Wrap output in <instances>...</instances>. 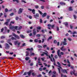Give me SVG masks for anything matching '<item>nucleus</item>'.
I'll return each instance as SVG.
<instances>
[{
    "label": "nucleus",
    "mask_w": 77,
    "mask_h": 77,
    "mask_svg": "<svg viewBox=\"0 0 77 77\" xmlns=\"http://www.w3.org/2000/svg\"><path fill=\"white\" fill-rule=\"evenodd\" d=\"M47 47V46L46 45H43V48H46Z\"/></svg>",
    "instance_id": "obj_50"
},
{
    "label": "nucleus",
    "mask_w": 77,
    "mask_h": 77,
    "mask_svg": "<svg viewBox=\"0 0 77 77\" xmlns=\"http://www.w3.org/2000/svg\"><path fill=\"white\" fill-rule=\"evenodd\" d=\"M5 58H6V59H8V58H7V57H1V59H3V60H4V59H5Z\"/></svg>",
    "instance_id": "obj_24"
},
{
    "label": "nucleus",
    "mask_w": 77,
    "mask_h": 77,
    "mask_svg": "<svg viewBox=\"0 0 77 77\" xmlns=\"http://www.w3.org/2000/svg\"><path fill=\"white\" fill-rule=\"evenodd\" d=\"M39 17V14L38 13H37L36 14L34 15V17L35 18H38V17Z\"/></svg>",
    "instance_id": "obj_9"
},
{
    "label": "nucleus",
    "mask_w": 77,
    "mask_h": 77,
    "mask_svg": "<svg viewBox=\"0 0 77 77\" xmlns=\"http://www.w3.org/2000/svg\"><path fill=\"white\" fill-rule=\"evenodd\" d=\"M41 32L43 33H45V32H44V29H42L41 31Z\"/></svg>",
    "instance_id": "obj_56"
},
{
    "label": "nucleus",
    "mask_w": 77,
    "mask_h": 77,
    "mask_svg": "<svg viewBox=\"0 0 77 77\" xmlns=\"http://www.w3.org/2000/svg\"><path fill=\"white\" fill-rule=\"evenodd\" d=\"M20 38H24V36L22 34H20Z\"/></svg>",
    "instance_id": "obj_21"
},
{
    "label": "nucleus",
    "mask_w": 77,
    "mask_h": 77,
    "mask_svg": "<svg viewBox=\"0 0 77 77\" xmlns=\"http://www.w3.org/2000/svg\"><path fill=\"white\" fill-rule=\"evenodd\" d=\"M36 29H34V30H33V33H32V37H35V35H36V33H37V32H36Z\"/></svg>",
    "instance_id": "obj_3"
},
{
    "label": "nucleus",
    "mask_w": 77,
    "mask_h": 77,
    "mask_svg": "<svg viewBox=\"0 0 77 77\" xmlns=\"http://www.w3.org/2000/svg\"><path fill=\"white\" fill-rule=\"evenodd\" d=\"M3 30H4V28H2L1 31V32H3Z\"/></svg>",
    "instance_id": "obj_60"
},
{
    "label": "nucleus",
    "mask_w": 77,
    "mask_h": 77,
    "mask_svg": "<svg viewBox=\"0 0 77 77\" xmlns=\"http://www.w3.org/2000/svg\"><path fill=\"white\" fill-rule=\"evenodd\" d=\"M5 49H9V45L7 43H6L5 44Z\"/></svg>",
    "instance_id": "obj_8"
},
{
    "label": "nucleus",
    "mask_w": 77,
    "mask_h": 77,
    "mask_svg": "<svg viewBox=\"0 0 77 77\" xmlns=\"http://www.w3.org/2000/svg\"><path fill=\"white\" fill-rule=\"evenodd\" d=\"M67 63H69V64H70V62H69V60H68V59L67 60Z\"/></svg>",
    "instance_id": "obj_59"
},
{
    "label": "nucleus",
    "mask_w": 77,
    "mask_h": 77,
    "mask_svg": "<svg viewBox=\"0 0 77 77\" xmlns=\"http://www.w3.org/2000/svg\"><path fill=\"white\" fill-rule=\"evenodd\" d=\"M54 26H55L54 24L52 26L51 25V27L52 29H53V28H54Z\"/></svg>",
    "instance_id": "obj_49"
},
{
    "label": "nucleus",
    "mask_w": 77,
    "mask_h": 77,
    "mask_svg": "<svg viewBox=\"0 0 77 77\" xmlns=\"http://www.w3.org/2000/svg\"><path fill=\"white\" fill-rule=\"evenodd\" d=\"M57 27V31H59V28L58 26H56Z\"/></svg>",
    "instance_id": "obj_52"
},
{
    "label": "nucleus",
    "mask_w": 77,
    "mask_h": 77,
    "mask_svg": "<svg viewBox=\"0 0 77 77\" xmlns=\"http://www.w3.org/2000/svg\"><path fill=\"white\" fill-rule=\"evenodd\" d=\"M11 24H14L15 23V22L11 21L10 22Z\"/></svg>",
    "instance_id": "obj_63"
},
{
    "label": "nucleus",
    "mask_w": 77,
    "mask_h": 77,
    "mask_svg": "<svg viewBox=\"0 0 77 77\" xmlns=\"http://www.w3.org/2000/svg\"><path fill=\"white\" fill-rule=\"evenodd\" d=\"M46 16H47V13H45L42 15V17L43 18H44V17H46Z\"/></svg>",
    "instance_id": "obj_13"
},
{
    "label": "nucleus",
    "mask_w": 77,
    "mask_h": 77,
    "mask_svg": "<svg viewBox=\"0 0 77 77\" xmlns=\"http://www.w3.org/2000/svg\"><path fill=\"white\" fill-rule=\"evenodd\" d=\"M69 11H72V7H69Z\"/></svg>",
    "instance_id": "obj_25"
},
{
    "label": "nucleus",
    "mask_w": 77,
    "mask_h": 77,
    "mask_svg": "<svg viewBox=\"0 0 77 77\" xmlns=\"http://www.w3.org/2000/svg\"><path fill=\"white\" fill-rule=\"evenodd\" d=\"M72 34L73 35H74V34H77V32L75 31H74L73 32Z\"/></svg>",
    "instance_id": "obj_37"
},
{
    "label": "nucleus",
    "mask_w": 77,
    "mask_h": 77,
    "mask_svg": "<svg viewBox=\"0 0 77 77\" xmlns=\"http://www.w3.org/2000/svg\"><path fill=\"white\" fill-rule=\"evenodd\" d=\"M33 63H31V64H30V66H33Z\"/></svg>",
    "instance_id": "obj_64"
},
{
    "label": "nucleus",
    "mask_w": 77,
    "mask_h": 77,
    "mask_svg": "<svg viewBox=\"0 0 77 77\" xmlns=\"http://www.w3.org/2000/svg\"><path fill=\"white\" fill-rule=\"evenodd\" d=\"M5 38V36H2L1 37V39H4Z\"/></svg>",
    "instance_id": "obj_44"
},
{
    "label": "nucleus",
    "mask_w": 77,
    "mask_h": 77,
    "mask_svg": "<svg viewBox=\"0 0 77 77\" xmlns=\"http://www.w3.org/2000/svg\"><path fill=\"white\" fill-rule=\"evenodd\" d=\"M36 37H37V38H39V37H41V35H40L39 34H37L36 35Z\"/></svg>",
    "instance_id": "obj_27"
},
{
    "label": "nucleus",
    "mask_w": 77,
    "mask_h": 77,
    "mask_svg": "<svg viewBox=\"0 0 77 77\" xmlns=\"http://www.w3.org/2000/svg\"><path fill=\"white\" fill-rule=\"evenodd\" d=\"M30 59V58L29 57H26L25 58V60H29Z\"/></svg>",
    "instance_id": "obj_43"
},
{
    "label": "nucleus",
    "mask_w": 77,
    "mask_h": 77,
    "mask_svg": "<svg viewBox=\"0 0 77 77\" xmlns=\"http://www.w3.org/2000/svg\"><path fill=\"white\" fill-rule=\"evenodd\" d=\"M27 75V72H25L24 74H23L22 75L23 76L24 75Z\"/></svg>",
    "instance_id": "obj_34"
},
{
    "label": "nucleus",
    "mask_w": 77,
    "mask_h": 77,
    "mask_svg": "<svg viewBox=\"0 0 77 77\" xmlns=\"http://www.w3.org/2000/svg\"><path fill=\"white\" fill-rule=\"evenodd\" d=\"M72 74H74L75 76H77V73H75L74 72H70V74H71V75H72Z\"/></svg>",
    "instance_id": "obj_11"
},
{
    "label": "nucleus",
    "mask_w": 77,
    "mask_h": 77,
    "mask_svg": "<svg viewBox=\"0 0 77 77\" xmlns=\"http://www.w3.org/2000/svg\"><path fill=\"white\" fill-rule=\"evenodd\" d=\"M60 4L61 5H66V3H65L63 2H60Z\"/></svg>",
    "instance_id": "obj_12"
},
{
    "label": "nucleus",
    "mask_w": 77,
    "mask_h": 77,
    "mask_svg": "<svg viewBox=\"0 0 77 77\" xmlns=\"http://www.w3.org/2000/svg\"><path fill=\"white\" fill-rule=\"evenodd\" d=\"M8 58L10 59H11V60L14 59V58L12 57H8Z\"/></svg>",
    "instance_id": "obj_54"
},
{
    "label": "nucleus",
    "mask_w": 77,
    "mask_h": 77,
    "mask_svg": "<svg viewBox=\"0 0 77 77\" xmlns=\"http://www.w3.org/2000/svg\"><path fill=\"white\" fill-rule=\"evenodd\" d=\"M23 9L20 8L19 9V11H18V14H21L22 12H23Z\"/></svg>",
    "instance_id": "obj_6"
},
{
    "label": "nucleus",
    "mask_w": 77,
    "mask_h": 77,
    "mask_svg": "<svg viewBox=\"0 0 77 77\" xmlns=\"http://www.w3.org/2000/svg\"><path fill=\"white\" fill-rule=\"evenodd\" d=\"M11 39H12V40H15L16 39V38H15L14 37H11Z\"/></svg>",
    "instance_id": "obj_31"
},
{
    "label": "nucleus",
    "mask_w": 77,
    "mask_h": 77,
    "mask_svg": "<svg viewBox=\"0 0 77 77\" xmlns=\"http://www.w3.org/2000/svg\"><path fill=\"white\" fill-rule=\"evenodd\" d=\"M60 50H58L57 51V54L58 56L59 57V58H60L62 56H61V55H60Z\"/></svg>",
    "instance_id": "obj_7"
},
{
    "label": "nucleus",
    "mask_w": 77,
    "mask_h": 77,
    "mask_svg": "<svg viewBox=\"0 0 77 77\" xmlns=\"http://www.w3.org/2000/svg\"><path fill=\"white\" fill-rule=\"evenodd\" d=\"M57 63L58 65H57V67H59L60 68H58V69L59 71V74H60V69H62V67H61V65L60 64V63H59V62H57Z\"/></svg>",
    "instance_id": "obj_2"
},
{
    "label": "nucleus",
    "mask_w": 77,
    "mask_h": 77,
    "mask_svg": "<svg viewBox=\"0 0 77 77\" xmlns=\"http://www.w3.org/2000/svg\"><path fill=\"white\" fill-rule=\"evenodd\" d=\"M14 13H12L10 14V16L12 17V16L14 15Z\"/></svg>",
    "instance_id": "obj_48"
},
{
    "label": "nucleus",
    "mask_w": 77,
    "mask_h": 77,
    "mask_svg": "<svg viewBox=\"0 0 77 77\" xmlns=\"http://www.w3.org/2000/svg\"><path fill=\"white\" fill-rule=\"evenodd\" d=\"M14 28L15 30H17V28H18V26H14Z\"/></svg>",
    "instance_id": "obj_41"
},
{
    "label": "nucleus",
    "mask_w": 77,
    "mask_h": 77,
    "mask_svg": "<svg viewBox=\"0 0 77 77\" xmlns=\"http://www.w3.org/2000/svg\"><path fill=\"white\" fill-rule=\"evenodd\" d=\"M52 39V36H51L49 37V38L47 39L48 41H49L50 39Z\"/></svg>",
    "instance_id": "obj_18"
},
{
    "label": "nucleus",
    "mask_w": 77,
    "mask_h": 77,
    "mask_svg": "<svg viewBox=\"0 0 77 77\" xmlns=\"http://www.w3.org/2000/svg\"><path fill=\"white\" fill-rule=\"evenodd\" d=\"M26 56H28L29 55V51H26Z\"/></svg>",
    "instance_id": "obj_17"
},
{
    "label": "nucleus",
    "mask_w": 77,
    "mask_h": 77,
    "mask_svg": "<svg viewBox=\"0 0 77 77\" xmlns=\"http://www.w3.org/2000/svg\"><path fill=\"white\" fill-rule=\"evenodd\" d=\"M62 42L63 43V45H67V43H65L66 42Z\"/></svg>",
    "instance_id": "obj_22"
},
{
    "label": "nucleus",
    "mask_w": 77,
    "mask_h": 77,
    "mask_svg": "<svg viewBox=\"0 0 77 77\" xmlns=\"http://www.w3.org/2000/svg\"><path fill=\"white\" fill-rule=\"evenodd\" d=\"M10 29L11 30H12V29H14V26H10Z\"/></svg>",
    "instance_id": "obj_19"
},
{
    "label": "nucleus",
    "mask_w": 77,
    "mask_h": 77,
    "mask_svg": "<svg viewBox=\"0 0 77 77\" xmlns=\"http://www.w3.org/2000/svg\"><path fill=\"white\" fill-rule=\"evenodd\" d=\"M13 35L14 37H15L16 38H17V39H20V38L19 36L18 35H16L14 33H13Z\"/></svg>",
    "instance_id": "obj_5"
},
{
    "label": "nucleus",
    "mask_w": 77,
    "mask_h": 77,
    "mask_svg": "<svg viewBox=\"0 0 77 77\" xmlns=\"http://www.w3.org/2000/svg\"><path fill=\"white\" fill-rule=\"evenodd\" d=\"M19 19V17H16V20H18Z\"/></svg>",
    "instance_id": "obj_61"
},
{
    "label": "nucleus",
    "mask_w": 77,
    "mask_h": 77,
    "mask_svg": "<svg viewBox=\"0 0 77 77\" xmlns=\"http://www.w3.org/2000/svg\"><path fill=\"white\" fill-rule=\"evenodd\" d=\"M5 12H8V9L7 8H5Z\"/></svg>",
    "instance_id": "obj_28"
},
{
    "label": "nucleus",
    "mask_w": 77,
    "mask_h": 77,
    "mask_svg": "<svg viewBox=\"0 0 77 77\" xmlns=\"http://www.w3.org/2000/svg\"><path fill=\"white\" fill-rule=\"evenodd\" d=\"M41 8L42 9H44V6H42L41 7Z\"/></svg>",
    "instance_id": "obj_58"
},
{
    "label": "nucleus",
    "mask_w": 77,
    "mask_h": 77,
    "mask_svg": "<svg viewBox=\"0 0 77 77\" xmlns=\"http://www.w3.org/2000/svg\"><path fill=\"white\" fill-rule=\"evenodd\" d=\"M32 71L31 70H30L28 72H27V73L28 74V75L29 76L30 75H31V73H32Z\"/></svg>",
    "instance_id": "obj_14"
},
{
    "label": "nucleus",
    "mask_w": 77,
    "mask_h": 77,
    "mask_svg": "<svg viewBox=\"0 0 77 77\" xmlns=\"http://www.w3.org/2000/svg\"><path fill=\"white\" fill-rule=\"evenodd\" d=\"M32 76H35L36 75V73H35L34 72H32Z\"/></svg>",
    "instance_id": "obj_23"
},
{
    "label": "nucleus",
    "mask_w": 77,
    "mask_h": 77,
    "mask_svg": "<svg viewBox=\"0 0 77 77\" xmlns=\"http://www.w3.org/2000/svg\"><path fill=\"white\" fill-rule=\"evenodd\" d=\"M42 77V75L39 74L37 75V77Z\"/></svg>",
    "instance_id": "obj_55"
},
{
    "label": "nucleus",
    "mask_w": 77,
    "mask_h": 77,
    "mask_svg": "<svg viewBox=\"0 0 77 77\" xmlns=\"http://www.w3.org/2000/svg\"><path fill=\"white\" fill-rule=\"evenodd\" d=\"M32 12L33 14H35V9H33L32 10Z\"/></svg>",
    "instance_id": "obj_20"
},
{
    "label": "nucleus",
    "mask_w": 77,
    "mask_h": 77,
    "mask_svg": "<svg viewBox=\"0 0 77 77\" xmlns=\"http://www.w3.org/2000/svg\"><path fill=\"white\" fill-rule=\"evenodd\" d=\"M4 24L6 25V26H8L9 24V23L8 22H6Z\"/></svg>",
    "instance_id": "obj_26"
},
{
    "label": "nucleus",
    "mask_w": 77,
    "mask_h": 77,
    "mask_svg": "<svg viewBox=\"0 0 77 77\" xmlns=\"http://www.w3.org/2000/svg\"><path fill=\"white\" fill-rule=\"evenodd\" d=\"M63 47L61 48H60L61 50H62V51H65V50H66V49L64 48L63 49Z\"/></svg>",
    "instance_id": "obj_16"
},
{
    "label": "nucleus",
    "mask_w": 77,
    "mask_h": 77,
    "mask_svg": "<svg viewBox=\"0 0 77 77\" xmlns=\"http://www.w3.org/2000/svg\"><path fill=\"white\" fill-rule=\"evenodd\" d=\"M64 24L66 26H67V27H68V23L67 22H65L64 23Z\"/></svg>",
    "instance_id": "obj_15"
},
{
    "label": "nucleus",
    "mask_w": 77,
    "mask_h": 77,
    "mask_svg": "<svg viewBox=\"0 0 77 77\" xmlns=\"http://www.w3.org/2000/svg\"><path fill=\"white\" fill-rule=\"evenodd\" d=\"M64 54L63 53V52H61L60 53V55H64Z\"/></svg>",
    "instance_id": "obj_53"
},
{
    "label": "nucleus",
    "mask_w": 77,
    "mask_h": 77,
    "mask_svg": "<svg viewBox=\"0 0 77 77\" xmlns=\"http://www.w3.org/2000/svg\"><path fill=\"white\" fill-rule=\"evenodd\" d=\"M38 11L39 12V13H40V14L41 15H42L43 14V13L40 10H38Z\"/></svg>",
    "instance_id": "obj_39"
},
{
    "label": "nucleus",
    "mask_w": 77,
    "mask_h": 77,
    "mask_svg": "<svg viewBox=\"0 0 77 77\" xmlns=\"http://www.w3.org/2000/svg\"><path fill=\"white\" fill-rule=\"evenodd\" d=\"M34 42H38V39H35L34 40Z\"/></svg>",
    "instance_id": "obj_42"
},
{
    "label": "nucleus",
    "mask_w": 77,
    "mask_h": 77,
    "mask_svg": "<svg viewBox=\"0 0 77 77\" xmlns=\"http://www.w3.org/2000/svg\"><path fill=\"white\" fill-rule=\"evenodd\" d=\"M54 43L55 44H57V41L56 40H54Z\"/></svg>",
    "instance_id": "obj_38"
},
{
    "label": "nucleus",
    "mask_w": 77,
    "mask_h": 77,
    "mask_svg": "<svg viewBox=\"0 0 77 77\" xmlns=\"http://www.w3.org/2000/svg\"><path fill=\"white\" fill-rule=\"evenodd\" d=\"M50 16L49 15H48L46 17V18L48 20L50 18Z\"/></svg>",
    "instance_id": "obj_32"
},
{
    "label": "nucleus",
    "mask_w": 77,
    "mask_h": 77,
    "mask_svg": "<svg viewBox=\"0 0 77 77\" xmlns=\"http://www.w3.org/2000/svg\"><path fill=\"white\" fill-rule=\"evenodd\" d=\"M43 54H45L46 56H48L49 58L51 60V62H55V59L54 57H53L52 58L51 57L50 55H48V53L43 52L42 53Z\"/></svg>",
    "instance_id": "obj_1"
},
{
    "label": "nucleus",
    "mask_w": 77,
    "mask_h": 77,
    "mask_svg": "<svg viewBox=\"0 0 77 77\" xmlns=\"http://www.w3.org/2000/svg\"><path fill=\"white\" fill-rule=\"evenodd\" d=\"M30 56H35V53H31L30 54Z\"/></svg>",
    "instance_id": "obj_36"
},
{
    "label": "nucleus",
    "mask_w": 77,
    "mask_h": 77,
    "mask_svg": "<svg viewBox=\"0 0 77 77\" xmlns=\"http://www.w3.org/2000/svg\"><path fill=\"white\" fill-rule=\"evenodd\" d=\"M14 43L15 45H17V44H18V41H15V42H14Z\"/></svg>",
    "instance_id": "obj_33"
},
{
    "label": "nucleus",
    "mask_w": 77,
    "mask_h": 77,
    "mask_svg": "<svg viewBox=\"0 0 77 77\" xmlns=\"http://www.w3.org/2000/svg\"><path fill=\"white\" fill-rule=\"evenodd\" d=\"M37 29H38V30H40V29H41V27H40V26H38L37 27Z\"/></svg>",
    "instance_id": "obj_57"
},
{
    "label": "nucleus",
    "mask_w": 77,
    "mask_h": 77,
    "mask_svg": "<svg viewBox=\"0 0 77 77\" xmlns=\"http://www.w3.org/2000/svg\"><path fill=\"white\" fill-rule=\"evenodd\" d=\"M13 11H14V12H17V10H16L15 8L13 9Z\"/></svg>",
    "instance_id": "obj_47"
},
{
    "label": "nucleus",
    "mask_w": 77,
    "mask_h": 77,
    "mask_svg": "<svg viewBox=\"0 0 77 77\" xmlns=\"http://www.w3.org/2000/svg\"><path fill=\"white\" fill-rule=\"evenodd\" d=\"M51 24H48V27H51Z\"/></svg>",
    "instance_id": "obj_62"
},
{
    "label": "nucleus",
    "mask_w": 77,
    "mask_h": 77,
    "mask_svg": "<svg viewBox=\"0 0 77 77\" xmlns=\"http://www.w3.org/2000/svg\"><path fill=\"white\" fill-rule=\"evenodd\" d=\"M73 17H74L75 20H76V19H77V16H76V15H74Z\"/></svg>",
    "instance_id": "obj_30"
},
{
    "label": "nucleus",
    "mask_w": 77,
    "mask_h": 77,
    "mask_svg": "<svg viewBox=\"0 0 77 77\" xmlns=\"http://www.w3.org/2000/svg\"><path fill=\"white\" fill-rule=\"evenodd\" d=\"M54 57L55 59H57V58H58L57 55H55Z\"/></svg>",
    "instance_id": "obj_45"
},
{
    "label": "nucleus",
    "mask_w": 77,
    "mask_h": 77,
    "mask_svg": "<svg viewBox=\"0 0 77 77\" xmlns=\"http://www.w3.org/2000/svg\"><path fill=\"white\" fill-rule=\"evenodd\" d=\"M10 20H11L10 19H8L6 20V22H8V23H9L10 22Z\"/></svg>",
    "instance_id": "obj_29"
},
{
    "label": "nucleus",
    "mask_w": 77,
    "mask_h": 77,
    "mask_svg": "<svg viewBox=\"0 0 77 77\" xmlns=\"http://www.w3.org/2000/svg\"><path fill=\"white\" fill-rule=\"evenodd\" d=\"M61 71L63 73H65L66 72V74H67L68 72H67V71H66V69H61Z\"/></svg>",
    "instance_id": "obj_10"
},
{
    "label": "nucleus",
    "mask_w": 77,
    "mask_h": 77,
    "mask_svg": "<svg viewBox=\"0 0 77 77\" xmlns=\"http://www.w3.org/2000/svg\"><path fill=\"white\" fill-rule=\"evenodd\" d=\"M38 48H42V47L40 45H38Z\"/></svg>",
    "instance_id": "obj_35"
},
{
    "label": "nucleus",
    "mask_w": 77,
    "mask_h": 77,
    "mask_svg": "<svg viewBox=\"0 0 77 77\" xmlns=\"http://www.w3.org/2000/svg\"><path fill=\"white\" fill-rule=\"evenodd\" d=\"M35 8H36V9H38V8H39V6L35 5Z\"/></svg>",
    "instance_id": "obj_40"
},
{
    "label": "nucleus",
    "mask_w": 77,
    "mask_h": 77,
    "mask_svg": "<svg viewBox=\"0 0 77 77\" xmlns=\"http://www.w3.org/2000/svg\"><path fill=\"white\" fill-rule=\"evenodd\" d=\"M40 23H42V20L41 19H40Z\"/></svg>",
    "instance_id": "obj_46"
},
{
    "label": "nucleus",
    "mask_w": 77,
    "mask_h": 77,
    "mask_svg": "<svg viewBox=\"0 0 77 77\" xmlns=\"http://www.w3.org/2000/svg\"><path fill=\"white\" fill-rule=\"evenodd\" d=\"M30 32H32V30H29L28 31H27V33H30Z\"/></svg>",
    "instance_id": "obj_51"
},
{
    "label": "nucleus",
    "mask_w": 77,
    "mask_h": 77,
    "mask_svg": "<svg viewBox=\"0 0 77 77\" xmlns=\"http://www.w3.org/2000/svg\"><path fill=\"white\" fill-rule=\"evenodd\" d=\"M13 35L14 37H15L16 38H17V39H20V38L19 36L18 35H16L14 33H13Z\"/></svg>",
    "instance_id": "obj_4"
}]
</instances>
